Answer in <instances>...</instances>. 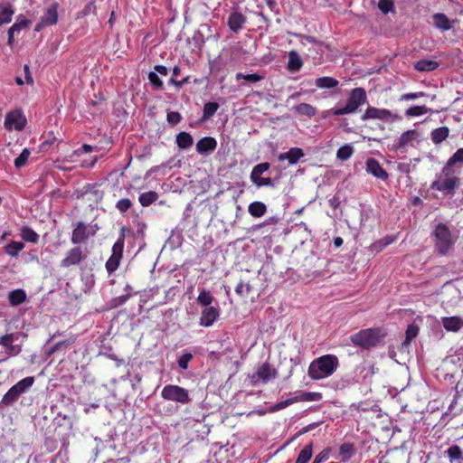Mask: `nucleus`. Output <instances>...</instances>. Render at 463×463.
<instances>
[{
	"instance_id": "8",
	"label": "nucleus",
	"mask_w": 463,
	"mask_h": 463,
	"mask_svg": "<svg viewBox=\"0 0 463 463\" xmlns=\"http://www.w3.org/2000/svg\"><path fill=\"white\" fill-rule=\"evenodd\" d=\"M26 118L21 109L9 111L5 118V128L9 130L22 131L26 125Z\"/></svg>"
},
{
	"instance_id": "24",
	"label": "nucleus",
	"mask_w": 463,
	"mask_h": 463,
	"mask_svg": "<svg viewBox=\"0 0 463 463\" xmlns=\"http://www.w3.org/2000/svg\"><path fill=\"white\" fill-rule=\"evenodd\" d=\"M439 63L433 60L422 59L415 62L414 69L418 71H432L438 69Z\"/></svg>"
},
{
	"instance_id": "48",
	"label": "nucleus",
	"mask_w": 463,
	"mask_h": 463,
	"mask_svg": "<svg viewBox=\"0 0 463 463\" xmlns=\"http://www.w3.org/2000/svg\"><path fill=\"white\" fill-rule=\"evenodd\" d=\"M295 402H297L296 397H292V398L287 399L285 401H281V402L274 404L272 407H270L269 411L270 412L279 411L283 410V409L287 408L288 406H289V405H291V404H293Z\"/></svg>"
},
{
	"instance_id": "4",
	"label": "nucleus",
	"mask_w": 463,
	"mask_h": 463,
	"mask_svg": "<svg viewBox=\"0 0 463 463\" xmlns=\"http://www.w3.org/2000/svg\"><path fill=\"white\" fill-rule=\"evenodd\" d=\"M33 383L34 377L33 376H28L20 380L18 383L13 385L3 396L1 403L6 406L12 405L18 400L19 396L26 392Z\"/></svg>"
},
{
	"instance_id": "17",
	"label": "nucleus",
	"mask_w": 463,
	"mask_h": 463,
	"mask_svg": "<svg viewBox=\"0 0 463 463\" xmlns=\"http://www.w3.org/2000/svg\"><path fill=\"white\" fill-rule=\"evenodd\" d=\"M441 324L449 332H458L463 327V317L458 316L443 317Z\"/></svg>"
},
{
	"instance_id": "7",
	"label": "nucleus",
	"mask_w": 463,
	"mask_h": 463,
	"mask_svg": "<svg viewBox=\"0 0 463 463\" xmlns=\"http://www.w3.org/2000/svg\"><path fill=\"white\" fill-rule=\"evenodd\" d=\"M98 230L99 228L97 224H86L80 222L72 232L71 241L73 244H80L90 237L94 236Z\"/></svg>"
},
{
	"instance_id": "22",
	"label": "nucleus",
	"mask_w": 463,
	"mask_h": 463,
	"mask_svg": "<svg viewBox=\"0 0 463 463\" xmlns=\"http://www.w3.org/2000/svg\"><path fill=\"white\" fill-rule=\"evenodd\" d=\"M15 340V336L14 334H8L0 338V345L5 346L8 354L11 355H16L22 351V347L20 345H14L13 342Z\"/></svg>"
},
{
	"instance_id": "35",
	"label": "nucleus",
	"mask_w": 463,
	"mask_h": 463,
	"mask_svg": "<svg viewBox=\"0 0 463 463\" xmlns=\"http://www.w3.org/2000/svg\"><path fill=\"white\" fill-rule=\"evenodd\" d=\"M313 454V444L310 442L307 444L299 452L296 463H307Z\"/></svg>"
},
{
	"instance_id": "63",
	"label": "nucleus",
	"mask_w": 463,
	"mask_h": 463,
	"mask_svg": "<svg viewBox=\"0 0 463 463\" xmlns=\"http://www.w3.org/2000/svg\"><path fill=\"white\" fill-rule=\"evenodd\" d=\"M455 391V400L463 403V383L461 381H458L456 384Z\"/></svg>"
},
{
	"instance_id": "2",
	"label": "nucleus",
	"mask_w": 463,
	"mask_h": 463,
	"mask_svg": "<svg viewBox=\"0 0 463 463\" xmlns=\"http://www.w3.org/2000/svg\"><path fill=\"white\" fill-rule=\"evenodd\" d=\"M387 333L381 327H372L360 330L359 332L350 335L349 339L356 346L364 349H370L377 346Z\"/></svg>"
},
{
	"instance_id": "26",
	"label": "nucleus",
	"mask_w": 463,
	"mask_h": 463,
	"mask_svg": "<svg viewBox=\"0 0 463 463\" xmlns=\"http://www.w3.org/2000/svg\"><path fill=\"white\" fill-rule=\"evenodd\" d=\"M14 14L13 6L9 4L0 5V26L9 24Z\"/></svg>"
},
{
	"instance_id": "56",
	"label": "nucleus",
	"mask_w": 463,
	"mask_h": 463,
	"mask_svg": "<svg viewBox=\"0 0 463 463\" xmlns=\"http://www.w3.org/2000/svg\"><path fill=\"white\" fill-rule=\"evenodd\" d=\"M378 7L383 14H388L393 8V1L392 0H379Z\"/></svg>"
},
{
	"instance_id": "36",
	"label": "nucleus",
	"mask_w": 463,
	"mask_h": 463,
	"mask_svg": "<svg viewBox=\"0 0 463 463\" xmlns=\"http://www.w3.org/2000/svg\"><path fill=\"white\" fill-rule=\"evenodd\" d=\"M338 85V80L333 77H321L316 80V86L319 89H331Z\"/></svg>"
},
{
	"instance_id": "13",
	"label": "nucleus",
	"mask_w": 463,
	"mask_h": 463,
	"mask_svg": "<svg viewBox=\"0 0 463 463\" xmlns=\"http://www.w3.org/2000/svg\"><path fill=\"white\" fill-rule=\"evenodd\" d=\"M417 131L414 129L403 132L393 147L396 151L406 152L409 146H413V141L417 138Z\"/></svg>"
},
{
	"instance_id": "40",
	"label": "nucleus",
	"mask_w": 463,
	"mask_h": 463,
	"mask_svg": "<svg viewBox=\"0 0 463 463\" xmlns=\"http://www.w3.org/2000/svg\"><path fill=\"white\" fill-rule=\"evenodd\" d=\"M430 110L426 106H413L405 111V116L408 118L420 117L427 114Z\"/></svg>"
},
{
	"instance_id": "1",
	"label": "nucleus",
	"mask_w": 463,
	"mask_h": 463,
	"mask_svg": "<svg viewBox=\"0 0 463 463\" xmlns=\"http://www.w3.org/2000/svg\"><path fill=\"white\" fill-rule=\"evenodd\" d=\"M338 358L334 354H325L315 359L308 367V376L321 380L331 376L338 368Z\"/></svg>"
},
{
	"instance_id": "54",
	"label": "nucleus",
	"mask_w": 463,
	"mask_h": 463,
	"mask_svg": "<svg viewBox=\"0 0 463 463\" xmlns=\"http://www.w3.org/2000/svg\"><path fill=\"white\" fill-rule=\"evenodd\" d=\"M92 150H93V147L91 146L84 144L81 147L75 150L73 152V154L71 156V161L76 162L77 160L74 157H79L83 154L90 153V152H92Z\"/></svg>"
},
{
	"instance_id": "37",
	"label": "nucleus",
	"mask_w": 463,
	"mask_h": 463,
	"mask_svg": "<svg viewBox=\"0 0 463 463\" xmlns=\"http://www.w3.org/2000/svg\"><path fill=\"white\" fill-rule=\"evenodd\" d=\"M297 402H318L322 399L320 392H301L298 395L295 396Z\"/></svg>"
},
{
	"instance_id": "32",
	"label": "nucleus",
	"mask_w": 463,
	"mask_h": 463,
	"mask_svg": "<svg viewBox=\"0 0 463 463\" xmlns=\"http://www.w3.org/2000/svg\"><path fill=\"white\" fill-rule=\"evenodd\" d=\"M30 21L23 15H19L15 23L9 28L8 34L19 33L23 29L28 27Z\"/></svg>"
},
{
	"instance_id": "12",
	"label": "nucleus",
	"mask_w": 463,
	"mask_h": 463,
	"mask_svg": "<svg viewBox=\"0 0 463 463\" xmlns=\"http://www.w3.org/2000/svg\"><path fill=\"white\" fill-rule=\"evenodd\" d=\"M277 374V371L272 369L269 363H264L252 374L251 383L256 384L259 381H261L263 383H267L270 379L276 378Z\"/></svg>"
},
{
	"instance_id": "49",
	"label": "nucleus",
	"mask_w": 463,
	"mask_h": 463,
	"mask_svg": "<svg viewBox=\"0 0 463 463\" xmlns=\"http://www.w3.org/2000/svg\"><path fill=\"white\" fill-rule=\"evenodd\" d=\"M213 300L210 291L202 290L197 298L198 303L203 306L209 307Z\"/></svg>"
},
{
	"instance_id": "19",
	"label": "nucleus",
	"mask_w": 463,
	"mask_h": 463,
	"mask_svg": "<svg viewBox=\"0 0 463 463\" xmlns=\"http://www.w3.org/2000/svg\"><path fill=\"white\" fill-rule=\"evenodd\" d=\"M247 18L240 12H233L228 18V26L233 33H238L246 23Z\"/></svg>"
},
{
	"instance_id": "64",
	"label": "nucleus",
	"mask_w": 463,
	"mask_h": 463,
	"mask_svg": "<svg viewBox=\"0 0 463 463\" xmlns=\"http://www.w3.org/2000/svg\"><path fill=\"white\" fill-rule=\"evenodd\" d=\"M189 81H190V78H189V76H187V77L184 78L181 80H175V79H170L169 80V84L174 85V86H175L177 88H181L184 85L189 83Z\"/></svg>"
},
{
	"instance_id": "38",
	"label": "nucleus",
	"mask_w": 463,
	"mask_h": 463,
	"mask_svg": "<svg viewBox=\"0 0 463 463\" xmlns=\"http://www.w3.org/2000/svg\"><path fill=\"white\" fill-rule=\"evenodd\" d=\"M219 104L217 102H206L203 105L202 121L211 118L218 110Z\"/></svg>"
},
{
	"instance_id": "62",
	"label": "nucleus",
	"mask_w": 463,
	"mask_h": 463,
	"mask_svg": "<svg viewBox=\"0 0 463 463\" xmlns=\"http://www.w3.org/2000/svg\"><path fill=\"white\" fill-rule=\"evenodd\" d=\"M182 119V116L179 112L177 111H171L169 113H167V121L170 123V124H177L181 121Z\"/></svg>"
},
{
	"instance_id": "47",
	"label": "nucleus",
	"mask_w": 463,
	"mask_h": 463,
	"mask_svg": "<svg viewBox=\"0 0 463 463\" xmlns=\"http://www.w3.org/2000/svg\"><path fill=\"white\" fill-rule=\"evenodd\" d=\"M235 78L237 80L243 79L249 82L255 83L261 80L264 77L258 73L243 74L242 72H238Z\"/></svg>"
},
{
	"instance_id": "53",
	"label": "nucleus",
	"mask_w": 463,
	"mask_h": 463,
	"mask_svg": "<svg viewBox=\"0 0 463 463\" xmlns=\"http://www.w3.org/2000/svg\"><path fill=\"white\" fill-rule=\"evenodd\" d=\"M251 182L258 187L261 186H273V183L270 177L256 176L250 178Z\"/></svg>"
},
{
	"instance_id": "60",
	"label": "nucleus",
	"mask_w": 463,
	"mask_h": 463,
	"mask_svg": "<svg viewBox=\"0 0 463 463\" xmlns=\"http://www.w3.org/2000/svg\"><path fill=\"white\" fill-rule=\"evenodd\" d=\"M449 164H453L454 165L457 164V163H460L463 165V148H459L458 149L453 155L452 156L449 157Z\"/></svg>"
},
{
	"instance_id": "29",
	"label": "nucleus",
	"mask_w": 463,
	"mask_h": 463,
	"mask_svg": "<svg viewBox=\"0 0 463 463\" xmlns=\"http://www.w3.org/2000/svg\"><path fill=\"white\" fill-rule=\"evenodd\" d=\"M175 141L179 148L187 149L192 146L194 138L189 133L183 131L176 135Z\"/></svg>"
},
{
	"instance_id": "15",
	"label": "nucleus",
	"mask_w": 463,
	"mask_h": 463,
	"mask_svg": "<svg viewBox=\"0 0 463 463\" xmlns=\"http://www.w3.org/2000/svg\"><path fill=\"white\" fill-rule=\"evenodd\" d=\"M366 171L373 175L374 177L381 180H387L389 177L388 173L380 165V163L374 158H368L366 160Z\"/></svg>"
},
{
	"instance_id": "39",
	"label": "nucleus",
	"mask_w": 463,
	"mask_h": 463,
	"mask_svg": "<svg viewBox=\"0 0 463 463\" xmlns=\"http://www.w3.org/2000/svg\"><path fill=\"white\" fill-rule=\"evenodd\" d=\"M20 235L28 242L36 243L39 241V235L28 226L22 227Z\"/></svg>"
},
{
	"instance_id": "45",
	"label": "nucleus",
	"mask_w": 463,
	"mask_h": 463,
	"mask_svg": "<svg viewBox=\"0 0 463 463\" xmlns=\"http://www.w3.org/2000/svg\"><path fill=\"white\" fill-rule=\"evenodd\" d=\"M31 155V151L28 148H24L22 153L15 158L14 165L16 168H21L27 164L28 158Z\"/></svg>"
},
{
	"instance_id": "52",
	"label": "nucleus",
	"mask_w": 463,
	"mask_h": 463,
	"mask_svg": "<svg viewBox=\"0 0 463 463\" xmlns=\"http://www.w3.org/2000/svg\"><path fill=\"white\" fill-rule=\"evenodd\" d=\"M111 251L112 254L106 263V268L109 273L116 270V242L112 245Z\"/></svg>"
},
{
	"instance_id": "11",
	"label": "nucleus",
	"mask_w": 463,
	"mask_h": 463,
	"mask_svg": "<svg viewBox=\"0 0 463 463\" xmlns=\"http://www.w3.org/2000/svg\"><path fill=\"white\" fill-rule=\"evenodd\" d=\"M86 257L87 253L84 252L81 247H74L67 251L66 256L61 261V266L69 268L78 265L82 260L86 259Z\"/></svg>"
},
{
	"instance_id": "57",
	"label": "nucleus",
	"mask_w": 463,
	"mask_h": 463,
	"mask_svg": "<svg viewBox=\"0 0 463 463\" xmlns=\"http://www.w3.org/2000/svg\"><path fill=\"white\" fill-rule=\"evenodd\" d=\"M192 359H193V354L190 353L182 354L178 358V361H177L179 367L184 370H186L188 368V364Z\"/></svg>"
},
{
	"instance_id": "18",
	"label": "nucleus",
	"mask_w": 463,
	"mask_h": 463,
	"mask_svg": "<svg viewBox=\"0 0 463 463\" xmlns=\"http://www.w3.org/2000/svg\"><path fill=\"white\" fill-rule=\"evenodd\" d=\"M217 147V141L214 137H204L196 143V150L200 154H207L213 152Z\"/></svg>"
},
{
	"instance_id": "10",
	"label": "nucleus",
	"mask_w": 463,
	"mask_h": 463,
	"mask_svg": "<svg viewBox=\"0 0 463 463\" xmlns=\"http://www.w3.org/2000/svg\"><path fill=\"white\" fill-rule=\"evenodd\" d=\"M397 116L392 114L387 109H379L373 106H369L364 113L361 116L363 121L369 119H379L383 122L394 121Z\"/></svg>"
},
{
	"instance_id": "42",
	"label": "nucleus",
	"mask_w": 463,
	"mask_h": 463,
	"mask_svg": "<svg viewBox=\"0 0 463 463\" xmlns=\"http://www.w3.org/2000/svg\"><path fill=\"white\" fill-rule=\"evenodd\" d=\"M454 166L455 165L453 164H449V161L448 160L444 167L441 169V172L438 175V176L458 177L459 171L456 172Z\"/></svg>"
},
{
	"instance_id": "44",
	"label": "nucleus",
	"mask_w": 463,
	"mask_h": 463,
	"mask_svg": "<svg viewBox=\"0 0 463 463\" xmlns=\"http://www.w3.org/2000/svg\"><path fill=\"white\" fill-rule=\"evenodd\" d=\"M449 460L457 461L462 458V450L459 446L458 445H452L449 447L446 451Z\"/></svg>"
},
{
	"instance_id": "28",
	"label": "nucleus",
	"mask_w": 463,
	"mask_h": 463,
	"mask_svg": "<svg viewBox=\"0 0 463 463\" xmlns=\"http://www.w3.org/2000/svg\"><path fill=\"white\" fill-rule=\"evenodd\" d=\"M355 453V448L353 443H343L339 447V457L341 461L349 460Z\"/></svg>"
},
{
	"instance_id": "58",
	"label": "nucleus",
	"mask_w": 463,
	"mask_h": 463,
	"mask_svg": "<svg viewBox=\"0 0 463 463\" xmlns=\"http://www.w3.org/2000/svg\"><path fill=\"white\" fill-rule=\"evenodd\" d=\"M425 95L426 94L422 91L405 93V94H402L400 96L399 100L400 101H407V100H411V99H416L418 98L424 97Z\"/></svg>"
},
{
	"instance_id": "41",
	"label": "nucleus",
	"mask_w": 463,
	"mask_h": 463,
	"mask_svg": "<svg viewBox=\"0 0 463 463\" xmlns=\"http://www.w3.org/2000/svg\"><path fill=\"white\" fill-rule=\"evenodd\" d=\"M354 153V148L351 145H345L338 148L336 157L342 161L349 159Z\"/></svg>"
},
{
	"instance_id": "46",
	"label": "nucleus",
	"mask_w": 463,
	"mask_h": 463,
	"mask_svg": "<svg viewBox=\"0 0 463 463\" xmlns=\"http://www.w3.org/2000/svg\"><path fill=\"white\" fill-rule=\"evenodd\" d=\"M75 339L73 337L68 338L63 341H60L56 343L52 347L50 348L48 351V354H52L55 352L59 351L62 348H67L68 346L71 345L74 343Z\"/></svg>"
},
{
	"instance_id": "27",
	"label": "nucleus",
	"mask_w": 463,
	"mask_h": 463,
	"mask_svg": "<svg viewBox=\"0 0 463 463\" xmlns=\"http://www.w3.org/2000/svg\"><path fill=\"white\" fill-rule=\"evenodd\" d=\"M293 110L298 115L306 116L309 118L317 114L316 108L308 103H300L298 105H296L293 108Z\"/></svg>"
},
{
	"instance_id": "33",
	"label": "nucleus",
	"mask_w": 463,
	"mask_h": 463,
	"mask_svg": "<svg viewBox=\"0 0 463 463\" xmlns=\"http://www.w3.org/2000/svg\"><path fill=\"white\" fill-rule=\"evenodd\" d=\"M24 248V244L22 241H12L5 246L4 250L7 255L16 257Z\"/></svg>"
},
{
	"instance_id": "20",
	"label": "nucleus",
	"mask_w": 463,
	"mask_h": 463,
	"mask_svg": "<svg viewBox=\"0 0 463 463\" xmlns=\"http://www.w3.org/2000/svg\"><path fill=\"white\" fill-rule=\"evenodd\" d=\"M433 24L441 31L452 29L454 21H450L443 13H436L432 15Z\"/></svg>"
},
{
	"instance_id": "61",
	"label": "nucleus",
	"mask_w": 463,
	"mask_h": 463,
	"mask_svg": "<svg viewBox=\"0 0 463 463\" xmlns=\"http://www.w3.org/2000/svg\"><path fill=\"white\" fill-rule=\"evenodd\" d=\"M131 206L132 203L128 198L118 201V210H119L121 213L127 212Z\"/></svg>"
},
{
	"instance_id": "14",
	"label": "nucleus",
	"mask_w": 463,
	"mask_h": 463,
	"mask_svg": "<svg viewBox=\"0 0 463 463\" xmlns=\"http://www.w3.org/2000/svg\"><path fill=\"white\" fill-rule=\"evenodd\" d=\"M58 21V4L52 3L42 16L40 24H37L35 30L39 31L43 26H50L56 24Z\"/></svg>"
},
{
	"instance_id": "6",
	"label": "nucleus",
	"mask_w": 463,
	"mask_h": 463,
	"mask_svg": "<svg viewBox=\"0 0 463 463\" xmlns=\"http://www.w3.org/2000/svg\"><path fill=\"white\" fill-rule=\"evenodd\" d=\"M161 396L165 400L173 401L183 404L191 402L188 391L178 385H165L161 392Z\"/></svg>"
},
{
	"instance_id": "23",
	"label": "nucleus",
	"mask_w": 463,
	"mask_h": 463,
	"mask_svg": "<svg viewBox=\"0 0 463 463\" xmlns=\"http://www.w3.org/2000/svg\"><path fill=\"white\" fill-rule=\"evenodd\" d=\"M303 66V61L299 54L296 51L288 52V70L291 72L299 71Z\"/></svg>"
},
{
	"instance_id": "51",
	"label": "nucleus",
	"mask_w": 463,
	"mask_h": 463,
	"mask_svg": "<svg viewBox=\"0 0 463 463\" xmlns=\"http://www.w3.org/2000/svg\"><path fill=\"white\" fill-rule=\"evenodd\" d=\"M148 80L150 84L153 86L156 90H162L164 87L163 80L158 77L156 72L150 71L148 73Z\"/></svg>"
},
{
	"instance_id": "21",
	"label": "nucleus",
	"mask_w": 463,
	"mask_h": 463,
	"mask_svg": "<svg viewBox=\"0 0 463 463\" xmlns=\"http://www.w3.org/2000/svg\"><path fill=\"white\" fill-rule=\"evenodd\" d=\"M304 156V152L299 147H291L288 152L281 153L279 156V160H288L290 165H295L298 161Z\"/></svg>"
},
{
	"instance_id": "25",
	"label": "nucleus",
	"mask_w": 463,
	"mask_h": 463,
	"mask_svg": "<svg viewBox=\"0 0 463 463\" xmlns=\"http://www.w3.org/2000/svg\"><path fill=\"white\" fill-rule=\"evenodd\" d=\"M8 300L11 306H19L26 300V293L21 288L12 290L8 293Z\"/></svg>"
},
{
	"instance_id": "9",
	"label": "nucleus",
	"mask_w": 463,
	"mask_h": 463,
	"mask_svg": "<svg viewBox=\"0 0 463 463\" xmlns=\"http://www.w3.org/2000/svg\"><path fill=\"white\" fill-rule=\"evenodd\" d=\"M460 184L459 177H442L437 176V179L431 184L430 188L439 191L444 194H454L455 188Z\"/></svg>"
},
{
	"instance_id": "34",
	"label": "nucleus",
	"mask_w": 463,
	"mask_h": 463,
	"mask_svg": "<svg viewBox=\"0 0 463 463\" xmlns=\"http://www.w3.org/2000/svg\"><path fill=\"white\" fill-rule=\"evenodd\" d=\"M157 199H158V194L155 191H148L146 193H142L138 197V201H139L140 204L144 207H147V206L151 205Z\"/></svg>"
},
{
	"instance_id": "50",
	"label": "nucleus",
	"mask_w": 463,
	"mask_h": 463,
	"mask_svg": "<svg viewBox=\"0 0 463 463\" xmlns=\"http://www.w3.org/2000/svg\"><path fill=\"white\" fill-rule=\"evenodd\" d=\"M269 167H270V165L268 162H264V163L256 165L250 173V178L256 177V176H261V175L264 172L268 171L269 169Z\"/></svg>"
},
{
	"instance_id": "59",
	"label": "nucleus",
	"mask_w": 463,
	"mask_h": 463,
	"mask_svg": "<svg viewBox=\"0 0 463 463\" xmlns=\"http://www.w3.org/2000/svg\"><path fill=\"white\" fill-rule=\"evenodd\" d=\"M330 457V449H325L319 452L313 460L312 463H322L326 461Z\"/></svg>"
},
{
	"instance_id": "55",
	"label": "nucleus",
	"mask_w": 463,
	"mask_h": 463,
	"mask_svg": "<svg viewBox=\"0 0 463 463\" xmlns=\"http://www.w3.org/2000/svg\"><path fill=\"white\" fill-rule=\"evenodd\" d=\"M251 287L249 283L244 284L242 281L239 282L235 288V292L239 296H245L250 292Z\"/></svg>"
},
{
	"instance_id": "31",
	"label": "nucleus",
	"mask_w": 463,
	"mask_h": 463,
	"mask_svg": "<svg viewBox=\"0 0 463 463\" xmlns=\"http://www.w3.org/2000/svg\"><path fill=\"white\" fill-rule=\"evenodd\" d=\"M248 211L252 217L259 218L265 214L267 207L261 202H253L250 203Z\"/></svg>"
},
{
	"instance_id": "16",
	"label": "nucleus",
	"mask_w": 463,
	"mask_h": 463,
	"mask_svg": "<svg viewBox=\"0 0 463 463\" xmlns=\"http://www.w3.org/2000/svg\"><path fill=\"white\" fill-rule=\"evenodd\" d=\"M220 313L219 310L214 307H207L202 311L200 317V325L205 327H209L213 325L215 320L218 318Z\"/></svg>"
},
{
	"instance_id": "5",
	"label": "nucleus",
	"mask_w": 463,
	"mask_h": 463,
	"mask_svg": "<svg viewBox=\"0 0 463 463\" xmlns=\"http://www.w3.org/2000/svg\"><path fill=\"white\" fill-rule=\"evenodd\" d=\"M435 246L439 254L445 255L451 248L453 241L450 230L443 223H439L434 230Z\"/></svg>"
},
{
	"instance_id": "3",
	"label": "nucleus",
	"mask_w": 463,
	"mask_h": 463,
	"mask_svg": "<svg viewBox=\"0 0 463 463\" xmlns=\"http://www.w3.org/2000/svg\"><path fill=\"white\" fill-rule=\"evenodd\" d=\"M367 103L366 91L364 88H354L351 90L345 106L333 110V115L342 116L356 112L358 108Z\"/></svg>"
},
{
	"instance_id": "30",
	"label": "nucleus",
	"mask_w": 463,
	"mask_h": 463,
	"mask_svg": "<svg viewBox=\"0 0 463 463\" xmlns=\"http://www.w3.org/2000/svg\"><path fill=\"white\" fill-rule=\"evenodd\" d=\"M449 135V129L448 127H439L432 130L430 136L431 140L434 144H440L443 142Z\"/></svg>"
},
{
	"instance_id": "43",
	"label": "nucleus",
	"mask_w": 463,
	"mask_h": 463,
	"mask_svg": "<svg viewBox=\"0 0 463 463\" xmlns=\"http://www.w3.org/2000/svg\"><path fill=\"white\" fill-rule=\"evenodd\" d=\"M405 334H406V336H405L404 342L402 343V345H410L411 341L418 335L419 326L414 324L409 325L406 329Z\"/></svg>"
}]
</instances>
